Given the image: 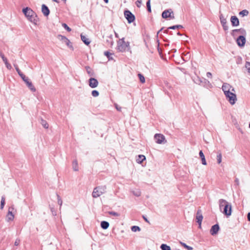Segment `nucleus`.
I'll list each match as a JSON object with an SVG mask.
<instances>
[{
  "label": "nucleus",
  "mask_w": 250,
  "mask_h": 250,
  "mask_svg": "<svg viewBox=\"0 0 250 250\" xmlns=\"http://www.w3.org/2000/svg\"><path fill=\"white\" fill-rule=\"evenodd\" d=\"M134 43H132V46H134Z\"/></svg>",
  "instance_id": "nucleus-59"
},
{
  "label": "nucleus",
  "mask_w": 250,
  "mask_h": 250,
  "mask_svg": "<svg viewBox=\"0 0 250 250\" xmlns=\"http://www.w3.org/2000/svg\"><path fill=\"white\" fill-rule=\"evenodd\" d=\"M16 70L18 72V74L20 76V74H22V73H21V71L19 70L18 68H16Z\"/></svg>",
  "instance_id": "nucleus-52"
},
{
  "label": "nucleus",
  "mask_w": 250,
  "mask_h": 250,
  "mask_svg": "<svg viewBox=\"0 0 250 250\" xmlns=\"http://www.w3.org/2000/svg\"><path fill=\"white\" fill-rule=\"evenodd\" d=\"M20 239H16V240H15V242H14V245H15V246H18V245L20 244Z\"/></svg>",
  "instance_id": "nucleus-44"
},
{
  "label": "nucleus",
  "mask_w": 250,
  "mask_h": 250,
  "mask_svg": "<svg viewBox=\"0 0 250 250\" xmlns=\"http://www.w3.org/2000/svg\"><path fill=\"white\" fill-rule=\"evenodd\" d=\"M181 244L188 250H192L193 249L191 247L187 245L185 243H181Z\"/></svg>",
  "instance_id": "nucleus-40"
},
{
  "label": "nucleus",
  "mask_w": 250,
  "mask_h": 250,
  "mask_svg": "<svg viewBox=\"0 0 250 250\" xmlns=\"http://www.w3.org/2000/svg\"><path fill=\"white\" fill-rule=\"evenodd\" d=\"M116 49L121 52H123L125 50V43L124 39H120L117 42Z\"/></svg>",
  "instance_id": "nucleus-9"
},
{
  "label": "nucleus",
  "mask_w": 250,
  "mask_h": 250,
  "mask_svg": "<svg viewBox=\"0 0 250 250\" xmlns=\"http://www.w3.org/2000/svg\"><path fill=\"white\" fill-rule=\"evenodd\" d=\"M126 20L128 23L133 22L135 20V17L129 10H126Z\"/></svg>",
  "instance_id": "nucleus-8"
},
{
  "label": "nucleus",
  "mask_w": 250,
  "mask_h": 250,
  "mask_svg": "<svg viewBox=\"0 0 250 250\" xmlns=\"http://www.w3.org/2000/svg\"><path fill=\"white\" fill-rule=\"evenodd\" d=\"M110 214L113 216H119V214L117 213V212H110Z\"/></svg>",
  "instance_id": "nucleus-45"
},
{
  "label": "nucleus",
  "mask_w": 250,
  "mask_h": 250,
  "mask_svg": "<svg viewBox=\"0 0 250 250\" xmlns=\"http://www.w3.org/2000/svg\"><path fill=\"white\" fill-rule=\"evenodd\" d=\"M220 20L221 23L223 26V29L225 31H227L229 29V27L227 25V21L226 19L223 16L222 14L220 16Z\"/></svg>",
  "instance_id": "nucleus-12"
},
{
  "label": "nucleus",
  "mask_w": 250,
  "mask_h": 250,
  "mask_svg": "<svg viewBox=\"0 0 250 250\" xmlns=\"http://www.w3.org/2000/svg\"><path fill=\"white\" fill-rule=\"evenodd\" d=\"M20 76L21 77V78H22V79L24 81L25 79H26V77L23 75V74H20Z\"/></svg>",
  "instance_id": "nucleus-47"
},
{
  "label": "nucleus",
  "mask_w": 250,
  "mask_h": 250,
  "mask_svg": "<svg viewBox=\"0 0 250 250\" xmlns=\"http://www.w3.org/2000/svg\"><path fill=\"white\" fill-rule=\"evenodd\" d=\"M14 208H9L8 212L6 215V220L8 222L12 221L14 220V214L12 213V210Z\"/></svg>",
  "instance_id": "nucleus-15"
},
{
  "label": "nucleus",
  "mask_w": 250,
  "mask_h": 250,
  "mask_svg": "<svg viewBox=\"0 0 250 250\" xmlns=\"http://www.w3.org/2000/svg\"><path fill=\"white\" fill-rule=\"evenodd\" d=\"M131 230L133 232L140 231L141 229L139 227L136 226H133L131 228Z\"/></svg>",
  "instance_id": "nucleus-31"
},
{
  "label": "nucleus",
  "mask_w": 250,
  "mask_h": 250,
  "mask_svg": "<svg viewBox=\"0 0 250 250\" xmlns=\"http://www.w3.org/2000/svg\"><path fill=\"white\" fill-rule=\"evenodd\" d=\"M58 38L60 40L64 43L70 49L73 50L74 48L72 43L66 37L62 35H59Z\"/></svg>",
  "instance_id": "nucleus-4"
},
{
  "label": "nucleus",
  "mask_w": 250,
  "mask_h": 250,
  "mask_svg": "<svg viewBox=\"0 0 250 250\" xmlns=\"http://www.w3.org/2000/svg\"><path fill=\"white\" fill-rule=\"evenodd\" d=\"M249 14V11L247 10H243L239 12V15L242 17L246 16Z\"/></svg>",
  "instance_id": "nucleus-30"
},
{
  "label": "nucleus",
  "mask_w": 250,
  "mask_h": 250,
  "mask_svg": "<svg viewBox=\"0 0 250 250\" xmlns=\"http://www.w3.org/2000/svg\"><path fill=\"white\" fill-rule=\"evenodd\" d=\"M53 1H54L55 2H58V0H52Z\"/></svg>",
  "instance_id": "nucleus-57"
},
{
  "label": "nucleus",
  "mask_w": 250,
  "mask_h": 250,
  "mask_svg": "<svg viewBox=\"0 0 250 250\" xmlns=\"http://www.w3.org/2000/svg\"><path fill=\"white\" fill-rule=\"evenodd\" d=\"M219 208L220 210H223L222 212L227 216H229L232 212V206L231 203H229L226 200L221 199L219 200Z\"/></svg>",
  "instance_id": "nucleus-2"
},
{
  "label": "nucleus",
  "mask_w": 250,
  "mask_h": 250,
  "mask_svg": "<svg viewBox=\"0 0 250 250\" xmlns=\"http://www.w3.org/2000/svg\"><path fill=\"white\" fill-rule=\"evenodd\" d=\"M203 215L202 213V211L201 209H198L196 213V219L197 220V222L199 224V228H201V223L203 220Z\"/></svg>",
  "instance_id": "nucleus-11"
},
{
  "label": "nucleus",
  "mask_w": 250,
  "mask_h": 250,
  "mask_svg": "<svg viewBox=\"0 0 250 250\" xmlns=\"http://www.w3.org/2000/svg\"><path fill=\"white\" fill-rule=\"evenodd\" d=\"M183 28V26L181 25H173V26L169 27L167 30H165L164 32L167 33L168 29H173L174 30V29H180V28Z\"/></svg>",
  "instance_id": "nucleus-23"
},
{
  "label": "nucleus",
  "mask_w": 250,
  "mask_h": 250,
  "mask_svg": "<svg viewBox=\"0 0 250 250\" xmlns=\"http://www.w3.org/2000/svg\"><path fill=\"white\" fill-rule=\"evenodd\" d=\"M130 42H126V51L129 52L130 54L132 53V51L131 50V47L129 45Z\"/></svg>",
  "instance_id": "nucleus-33"
},
{
  "label": "nucleus",
  "mask_w": 250,
  "mask_h": 250,
  "mask_svg": "<svg viewBox=\"0 0 250 250\" xmlns=\"http://www.w3.org/2000/svg\"><path fill=\"white\" fill-rule=\"evenodd\" d=\"M2 59H3V62L5 63V64L6 65V67L9 69H11V66L10 64L8 63V62L7 61V59L4 57H2Z\"/></svg>",
  "instance_id": "nucleus-34"
},
{
  "label": "nucleus",
  "mask_w": 250,
  "mask_h": 250,
  "mask_svg": "<svg viewBox=\"0 0 250 250\" xmlns=\"http://www.w3.org/2000/svg\"><path fill=\"white\" fill-rule=\"evenodd\" d=\"M249 127L250 128V123L249 124Z\"/></svg>",
  "instance_id": "nucleus-60"
},
{
  "label": "nucleus",
  "mask_w": 250,
  "mask_h": 250,
  "mask_svg": "<svg viewBox=\"0 0 250 250\" xmlns=\"http://www.w3.org/2000/svg\"><path fill=\"white\" fill-rule=\"evenodd\" d=\"M232 88L231 86L227 83H224L222 85V90L224 92L225 95L230 92V90Z\"/></svg>",
  "instance_id": "nucleus-13"
},
{
  "label": "nucleus",
  "mask_w": 250,
  "mask_h": 250,
  "mask_svg": "<svg viewBox=\"0 0 250 250\" xmlns=\"http://www.w3.org/2000/svg\"><path fill=\"white\" fill-rule=\"evenodd\" d=\"M81 39L83 41V42L86 44L88 45L90 43V41L89 39L83 35H81Z\"/></svg>",
  "instance_id": "nucleus-24"
},
{
  "label": "nucleus",
  "mask_w": 250,
  "mask_h": 250,
  "mask_svg": "<svg viewBox=\"0 0 250 250\" xmlns=\"http://www.w3.org/2000/svg\"><path fill=\"white\" fill-rule=\"evenodd\" d=\"M216 159L218 164H220L222 162V154L220 151L217 152V155L216 156Z\"/></svg>",
  "instance_id": "nucleus-26"
},
{
  "label": "nucleus",
  "mask_w": 250,
  "mask_h": 250,
  "mask_svg": "<svg viewBox=\"0 0 250 250\" xmlns=\"http://www.w3.org/2000/svg\"><path fill=\"white\" fill-rule=\"evenodd\" d=\"M23 81L26 83V84H27V83L30 82L28 78H26V79H25Z\"/></svg>",
  "instance_id": "nucleus-49"
},
{
  "label": "nucleus",
  "mask_w": 250,
  "mask_h": 250,
  "mask_svg": "<svg viewBox=\"0 0 250 250\" xmlns=\"http://www.w3.org/2000/svg\"><path fill=\"white\" fill-rule=\"evenodd\" d=\"M116 108L118 111H121V107H119L118 105H116Z\"/></svg>",
  "instance_id": "nucleus-53"
},
{
  "label": "nucleus",
  "mask_w": 250,
  "mask_h": 250,
  "mask_svg": "<svg viewBox=\"0 0 250 250\" xmlns=\"http://www.w3.org/2000/svg\"><path fill=\"white\" fill-rule=\"evenodd\" d=\"M5 204V198L4 197H2L0 203V208L2 209L4 207Z\"/></svg>",
  "instance_id": "nucleus-37"
},
{
  "label": "nucleus",
  "mask_w": 250,
  "mask_h": 250,
  "mask_svg": "<svg viewBox=\"0 0 250 250\" xmlns=\"http://www.w3.org/2000/svg\"><path fill=\"white\" fill-rule=\"evenodd\" d=\"M207 77L208 78H211V77H212L211 73L210 72H207Z\"/></svg>",
  "instance_id": "nucleus-48"
},
{
  "label": "nucleus",
  "mask_w": 250,
  "mask_h": 250,
  "mask_svg": "<svg viewBox=\"0 0 250 250\" xmlns=\"http://www.w3.org/2000/svg\"><path fill=\"white\" fill-rule=\"evenodd\" d=\"M177 34L178 35H179V36H181V35H182V34H181L179 32H178L177 33Z\"/></svg>",
  "instance_id": "nucleus-54"
},
{
  "label": "nucleus",
  "mask_w": 250,
  "mask_h": 250,
  "mask_svg": "<svg viewBox=\"0 0 250 250\" xmlns=\"http://www.w3.org/2000/svg\"><path fill=\"white\" fill-rule=\"evenodd\" d=\"M62 26L67 31L70 32L71 31V29L70 27H69L66 23H62Z\"/></svg>",
  "instance_id": "nucleus-38"
},
{
  "label": "nucleus",
  "mask_w": 250,
  "mask_h": 250,
  "mask_svg": "<svg viewBox=\"0 0 250 250\" xmlns=\"http://www.w3.org/2000/svg\"><path fill=\"white\" fill-rule=\"evenodd\" d=\"M162 17L164 19H167V18H170L171 19L174 18L173 11L171 9L166 10L163 11L162 14Z\"/></svg>",
  "instance_id": "nucleus-7"
},
{
  "label": "nucleus",
  "mask_w": 250,
  "mask_h": 250,
  "mask_svg": "<svg viewBox=\"0 0 250 250\" xmlns=\"http://www.w3.org/2000/svg\"><path fill=\"white\" fill-rule=\"evenodd\" d=\"M245 66L248 70V72L250 73V62H246Z\"/></svg>",
  "instance_id": "nucleus-42"
},
{
  "label": "nucleus",
  "mask_w": 250,
  "mask_h": 250,
  "mask_svg": "<svg viewBox=\"0 0 250 250\" xmlns=\"http://www.w3.org/2000/svg\"><path fill=\"white\" fill-rule=\"evenodd\" d=\"M247 219L249 221H250V212H249L247 214Z\"/></svg>",
  "instance_id": "nucleus-50"
},
{
  "label": "nucleus",
  "mask_w": 250,
  "mask_h": 250,
  "mask_svg": "<svg viewBox=\"0 0 250 250\" xmlns=\"http://www.w3.org/2000/svg\"><path fill=\"white\" fill-rule=\"evenodd\" d=\"M133 193L135 196H136L137 197L140 196L141 194V191L139 190H137L136 191H133Z\"/></svg>",
  "instance_id": "nucleus-39"
},
{
  "label": "nucleus",
  "mask_w": 250,
  "mask_h": 250,
  "mask_svg": "<svg viewBox=\"0 0 250 250\" xmlns=\"http://www.w3.org/2000/svg\"><path fill=\"white\" fill-rule=\"evenodd\" d=\"M246 41V38L243 35L239 36L236 39L237 45L241 47L244 46Z\"/></svg>",
  "instance_id": "nucleus-10"
},
{
  "label": "nucleus",
  "mask_w": 250,
  "mask_h": 250,
  "mask_svg": "<svg viewBox=\"0 0 250 250\" xmlns=\"http://www.w3.org/2000/svg\"><path fill=\"white\" fill-rule=\"evenodd\" d=\"M160 248L162 250H171V248L167 244H163L161 245Z\"/></svg>",
  "instance_id": "nucleus-27"
},
{
  "label": "nucleus",
  "mask_w": 250,
  "mask_h": 250,
  "mask_svg": "<svg viewBox=\"0 0 250 250\" xmlns=\"http://www.w3.org/2000/svg\"><path fill=\"white\" fill-rule=\"evenodd\" d=\"M146 7H147V11L149 12H151V6H150V0H148L147 1V2H146Z\"/></svg>",
  "instance_id": "nucleus-36"
},
{
  "label": "nucleus",
  "mask_w": 250,
  "mask_h": 250,
  "mask_svg": "<svg viewBox=\"0 0 250 250\" xmlns=\"http://www.w3.org/2000/svg\"><path fill=\"white\" fill-rule=\"evenodd\" d=\"M72 167L73 171H78L79 170V167L77 160H74L72 162Z\"/></svg>",
  "instance_id": "nucleus-20"
},
{
  "label": "nucleus",
  "mask_w": 250,
  "mask_h": 250,
  "mask_svg": "<svg viewBox=\"0 0 250 250\" xmlns=\"http://www.w3.org/2000/svg\"><path fill=\"white\" fill-rule=\"evenodd\" d=\"M104 0V2H105V3H106L108 2V0Z\"/></svg>",
  "instance_id": "nucleus-55"
},
{
  "label": "nucleus",
  "mask_w": 250,
  "mask_h": 250,
  "mask_svg": "<svg viewBox=\"0 0 250 250\" xmlns=\"http://www.w3.org/2000/svg\"><path fill=\"white\" fill-rule=\"evenodd\" d=\"M99 94V93L98 91L97 90H93L92 92V95L94 97H96L98 96Z\"/></svg>",
  "instance_id": "nucleus-41"
},
{
  "label": "nucleus",
  "mask_w": 250,
  "mask_h": 250,
  "mask_svg": "<svg viewBox=\"0 0 250 250\" xmlns=\"http://www.w3.org/2000/svg\"><path fill=\"white\" fill-rule=\"evenodd\" d=\"M27 86L28 87V88L32 91H35L36 90L35 88L34 87V85H33L31 82H29V83H27V84H26Z\"/></svg>",
  "instance_id": "nucleus-28"
},
{
  "label": "nucleus",
  "mask_w": 250,
  "mask_h": 250,
  "mask_svg": "<svg viewBox=\"0 0 250 250\" xmlns=\"http://www.w3.org/2000/svg\"><path fill=\"white\" fill-rule=\"evenodd\" d=\"M138 77L139 78L140 81L142 83H144L145 82V78L142 74L140 73L138 74Z\"/></svg>",
  "instance_id": "nucleus-35"
},
{
  "label": "nucleus",
  "mask_w": 250,
  "mask_h": 250,
  "mask_svg": "<svg viewBox=\"0 0 250 250\" xmlns=\"http://www.w3.org/2000/svg\"><path fill=\"white\" fill-rule=\"evenodd\" d=\"M230 21L233 26H237L239 24V20L236 16H231L230 18Z\"/></svg>",
  "instance_id": "nucleus-17"
},
{
  "label": "nucleus",
  "mask_w": 250,
  "mask_h": 250,
  "mask_svg": "<svg viewBox=\"0 0 250 250\" xmlns=\"http://www.w3.org/2000/svg\"><path fill=\"white\" fill-rule=\"evenodd\" d=\"M163 30V28L161 29L158 32V33H159L160 32L162 31V30Z\"/></svg>",
  "instance_id": "nucleus-56"
},
{
  "label": "nucleus",
  "mask_w": 250,
  "mask_h": 250,
  "mask_svg": "<svg viewBox=\"0 0 250 250\" xmlns=\"http://www.w3.org/2000/svg\"><path fill=\"white\" fill-rule=\"evenodd\" d=\"M146 160V157L143 155H139L136 159V162L138 164H141Z\"/></svg>",
  "instance_id": "nucleus-22"
},
{
  "label": "nucleus",
  "mask_w": 250,
  "mask_h": 250,
  "mask_svg": "<svg viewBox=\"0 0 250 250\" xmlns=\"http://www.w3.org/2000/svg\"><path fill=\"white\" fill-rule=\"evenodd\" d=\"M154 139L156 143L159 144H165L167 142L165 137L161 134H156L154 135Z\"/></svg>",
  "instance_id": "nucleus-5"
},
{
  "label": "nucleus",
  "mask_w": 250,
  "mask_h": 250,
  "mask_svg": "<svg viewBox=\"0 0 250 250\" xmlns=\"http://www.w3.org/2000/svg\"><path fill=\"white\" fill-rule=\"evenodd\" d=\"M143 217L146 222H147L149 224L150 223L149 221L147 219V218L145 216H143Z\"/></svg>",
  "instance_id": "nucleus-51"
},
{
  "label": "nucleus",
  "mask_w": 250,
  "mask_h": 250,
  "mask_svg": "<svg viewBox=\"0 0 250 250\" xmlns=\"http://www.w3.org/2000/svg\"><path fill=\"white\" fill-rule=\"evenodd\" d=\"M42 11L45 16H47L50 13L49 9L44 4H43L42 6Z\"/></svg>",
  "instance_id": "nucleus-19"
},
{
  "label": "nucleus",
  "mask_w": 250,
  "mask_h": 250,
  "mask_svg": "<svg viewBox=\"0 0 250 250\" xmlns=\"http://www.w3.org/2000/svg\"><path fill=\"white\" fill-rule=\"evenodd\" d=\"M136 5L138 7H140L142 4V0H137L136 1Z\"/></svg>",
  "instance_id": "nucleus-43"
},
{
  "label": "nucleus",
  "mask_w": 250,
  "mask_h": 250,
  "mask_svg": "<svg viewBox=\"0 0 250 250\" xmlns=\"http://www.w3.org/2000/svg\"><path fill=\"white\" fill-rule=\"evenodd\" d=\"M236 33H240L243 35H245L246 34V30L244 28H240L233 30L231 32V35L232 36H235L236 35Z\"/></svg>",
  "instance_id": "nucleus-16"
},
{
  "label": "nucleus",
  "mask_w": 250,
  "mask_h": 250,
  "mask_svg": "<svg viewBox=\"0 0 250 250\" xmlns=\"http://www.w3.org/2000/svg\"><path fill=\"white\" fill-rule=\"evenodd\" d=\"M41 124L43 126V127L45 128H48L49 127V125L47 122L45 120H42L41 121Z\"/></svg>",
  "instance_id": "nucleus-32"
},
{
  "label": "nucleus",
  "mask_w": 250,
  "mask_h": 250,
  "mask_svg": "<svg viewBox=\"0 0 250 250\" xmlns=\"http://www.w3.org/2000/svg\"><path fill=\"white\" fill-rule=\"evenodd\" d=\"M105 192V188L104 187H97L94 188L92 195L93 197L97 198L101 196Z\"/></svg>",
  "instance_id": "nucleus-3"
},
{
  "label": "nucleus",
  "mask_w": 250,
  "mask_h": 250,
  "mask_svg": "<svg viewBox=\"0 0 250 250\" xmlns=\"http://www.w3.org/2000/svg\"><path fill=\"white\" fill-rule=\"evenodd\" d=\"M199 156L201 157L202 164L204 165H207V162L206 161L205 157L202 150H200L199 152Z\"/></svg>",
  "instance_id": "nucleus-21"
},
{
  "label": "nucleus",
  "mask_w": 250,
  "mask_h": 250,
  "mask_svg": "<svg viewBox=\"0 0 250 250\" xmlns=\"http://www.w3.org/2000/svg\"><path fill=\"white\" fill-rule=\"evenodd\" d=\"M176 50L174 49V52H176Z\"/></svg>",
  "instance_id": "nucleus-58"
},
{
  "label": "nucleus",
  "mask_w": 250,
  "mask_h": 250,
  "mask_svg": "<svg viewBox=\"0 0 250 250\" xmlns=\"http://www.w3.org/2000/svg\"><path fill=\"white\" fill-rule=\"evenodd\" d=\"M23 13L27 20L35 25L39 24V19L36 13L29 7L23 8Z\"/></svg>",
  "instance_id": "nucleus-1"
},
{
  "label": "nucleus",
  "mask_w": 250,
  "mask_h": 250,
  "mask_svg": "<svg viewBox=\"0 0 250 250\" xmlns=\"http://www.w3.org/2000/svg\"><path fill=\"white\" fill-rule=\"evenodd\" d=\"M220 229L218 224H215L212 226L210 229V233L212 235H215L218 233Z\"/></svg>",
  "instance_id": "nucleus-14"
},
{
  "label": "nucleus",
  "mask_w": 250,
  "mask_h": 250,
  "mask_svg": "<svg viewBox=\"0 0 250 250\" xmlns=\"http://www.w3.org/2000/svg\"><path fill=\"white\" fill-rule=\"evenodd\" d=\"M89 86L92 88H95L98 85V82L94 78H90L89 79Z\"/></svg>",
  "instance_id": "nucleus-18"
},
{
  "label": "nucleus",
  "mask_w": 250,
  "mask_h": 250,
  "mask_svg": "<svg viewBox=\"0 0 250 250\" xmlns=\"http://www.w3.org/2000/svg\"><path fill=\"white\" fill-rule=\"evenodd\" d=\"M109 224L107 222L102 221L101 223V226L103 229H107L109 227Z\"/></svg>",
  "instance_id": "nucleus-25"
},
{
  "label": "nucleus",
  "mask_w": 250,
  "mask_h": 250,
  "mask_svg": "<svg viewBox=\"0 0 250 250\" xmlns=\"http://www.w3.org/2000/svg\"><path fill=\"white\" fill-rule=\"evenodd\" d=\"M104 54L105 56H106L108 58V60H111L113 59L112 57V53H111L108 51H105V52H104Z\"/></svg>",
  "instance_id": "nucleus-29"
},
{
  "label": "nucleus",
  "mask_w": 250,
  "mask_h": 250,
  "mask_svg": "<svg viewBox=\"0 0 250 250\" xmlns=\"http://www.w3.org/2000/svg\"><path fill=\"white\" fill-rule=\"evenodd\" d=\"M225 96L231 104L233 105L235 103L236 101V96L235 94L230 92Z\"/></svg>",
  "instance_id": "nucleus-6"
},
{
  "label": "nucleus",
  "mask_w": 250,
  "mask_h": 250,
  "mask_svg": "<svg viewBox=\"0 0 250 250\" xmlns=\"http://www.w3.org/2000/svg\"><path fill=\"white\" fill-rule=\"evenodd\" d=\"M234 182L237 186L239 185V179L237 178H235Z\"/></svg>",
  "instance_id": "nucleus-46"
}]
</instances>
